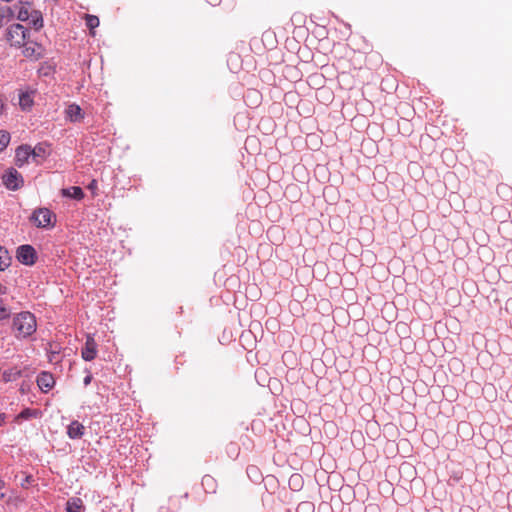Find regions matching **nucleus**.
<instances>
[{
	"label": "nucleus",
	"instance_id": "20e7f679",
	"mask_svg": "<svg viewBox=\"0 0 512 512\" xmlns=\"http://www.w3.org/2000/svg\"><path fill=\"white\" fill-rule=\"evenodd\" d=\"M16 257L20 263L32 266L37 260V253L33 246L25 244L17 248Z\"/></svg>",
	"mask_w": 512,
	"mask_h": 512
},
{
	"label": "nucleus",
	"instance_id": "6e6552de",
	"mask_svg": "<svg viewBox=\"0 0 512 512\" xmlns=\"http://www.w3.org/2000/svg\"><path fill=\"white\" fill-rule=\"evenodd\" d=\"M30 158H32L30 145H21L16 149V152H15V165L16 166L22 167L23 165H25L29 162Z\"/></svg>",
	"mask_w": 512,
	"mask_h": 512
},
{
	"label": "nucleus",
	"instance_id": "7c9ffc66",
	"mask_svg": "<svg viewBox=\"0 0 512 512\" xmlns=\"http://www.w3.org/2000/svg\"><path fill=\"white\" fill-rule=\"evenodd\" d=\"M204 480H212L211 476L204 477Z\"/></svg>",
	"mask_w": 512,
	"mask_h": 512
},
{
	"label": "nucleus",
	"instance_id": "4be33fe9",
	"mask_svg": "<svg viewBox=\"0 0 512 512\" xmlns=\"http://www.w3.org/2000/svg\"><path fill=\"white\" fill-rule=\"evenodd\" d=\"M10 310L4 303V301L0 298V320H5L10 317Z\"/></svg>",
	"mask_w": 512,
	"mask_h": 512
},
{
	"label": "nucleus",
	"instance_id": "dca6fc26",
	"mask_svg": "<svg viewBox=\"0 0 512 512\" xmlns=\"http://www.w3.org/2000/svg\"><path fill=\"white\" fill-rule=\"evenodd\" d=\"M28 22L33 25L36 29H39L43 26V18L41 12L32 8L30 19Z\"/></svg>",
	"mask_w": 512,
	"mask_h": 512
},
{
	"label": "nucleus",
	"instance_id": "412c9836",
	"mask_svg": "<svg viewBox=\"0 0 512 512\" xmlns=\"http://www.w3.org/2000/svg\"><path fill=\"white\" fill-rule=\"evenodd\" d=\"M10 142V134L6 131L0 130V152L5 150Z\"/></svg>",
	"mask_w": 512,
	"mask_h": 512
},
{
	"label": "nucleus",
	"instance_id": "b1692460",
	"mask_svg": "<svg viewBox=\"0 0 512 512\" xmlns=\"http://www.w3.org/2000/svg\"><path fill=\"white\" fill-rule=\"evenodd\" d=\"M9 12V8L6 6L0 5V27L3 25L5 18L7 17Z\"/></svg>",
	"mask_w": 512,
	"mask_h": 512
},
{
	"label": "nucleus",
	"instance_id": "4468645a",
	"mask_svg": "<svg viewBox=\"0 0 512 512\" xmlns=\"http://www.w3.org/2000/svg\"><path fill=\"white\" fill-rule=\"evenodd\" d=\"M33 96L30 92H22L19 95V105L22 110H29L33 106Z\"/></svg>",
	"mask_w": 512,
	"mask_h": 512
},
{
	"label": "nucleus",
	"instance_id": "cd10ccee",
	"mask_svg": "<svg viewBox=\"0 0 512 512\" xmlns=\"http://www.w3.org/2000/svg\"><path fill=\"white\" fill-rule=\"evenodd\" d=\"M5 423V414L0 413V426H2Z\"/></svg>",
	"mask_w": 512,
	"mask_h": 512
},
{
	"label": "nucleus",
	"instance_id": "7ed1b4c3",
	"mask_svg": "<svg viewBox=\"0 0 512 512\" xmlns=\"http://www.w3.org/2000/svg\"><path fill=\"white\" fill-rule=\"evenodd\" d=\"M30 221L37 227L42 229H52L57 222L54 212L48 208H37L30 216Z\"/></svg>",
	"mask_w": 512,
	"mask_h": 512
},
{
	"label": "nucleus",
	"instance_id": "f3484780",
	"mask_svg": "<svg viewBox=\"0 0 512 512\" xmlns=\"http://www.w3.org/2000/svg\"><path fill=\"white\" fill-rule=\"evenodd\" d=\"M32 6L30 4H23L20 6L17 18L20 21H28L30 19Z\"/></svg>",
	"mask_w": 512,
	"mask_h": 512
},
{
	"label": "nucleus",
	"instance_id": "f8f14e48",
	"mask_svg": "<svg viewBox=\"0 0 512 512\" xmlns=\"http://www.w3.org/2000/svg\"><path fill=\"white\" fill-rule=\"evenodd\" d=\"M84 510L83 501L78 497H72L66 503L67 512H83Z\"/></svg>",
	"mask_w": 512,
	"mask_h": 512
},
{
	"label": "nucleus",
	"instance_id": "c756f323",
	"mask_svg": "<svg viewBox=\"0 0 512 512\" xmlns=\"http://www.w3.org/2000/svg\"><path fill=\"white\" fill-rule=\"evenodd\" d=\"M4 485H5V482L2 479H0V490L4 487Z\"/></svg>",
	"mask_w": 512,
	"mask_h": 512
},
{
	"label": "nucleus",
	"instance_id": "a211bd4d",
	"mask_svg": "<svg viewBox=\"0 0 512 512\" xmlns=\"http://www.w3.org/2000/svg\"><path fill=\"white\" fill-rule=\"evenodd\" d=\"M85 20H86V26L90 29V34L92 36H94L95 35L94 29L97 28L100 23L99 18L97 16L87 14L85 16Z\"/></svg>",
	"mask_w": 512,
	"mask_h": 512
},
{
	"label": "nucleus",
	"instance_id": "c85d7f7f",
	"mask_svg": "<svg viewBox=\"0 0 512 512\" xmlns=\"http://www.w3.org/2000/svg\"><path fill=\"white\" fill-rule=\"evenodd\" d=\"M207 2L210 3L211 5L215 6L220 3V0H207Z\"/></svg>",
	"mask_w": 512,
	"mask_h": 512
},
{
	"label": "nucleus",
	"instance_id": "5701e85b",
	"mask_svg": "<svg viewBox=\"0 0 512 512\" xmlns=\"http://www.w3.org/2000/svg\"><path fill=\"white\" fill-rule=\"evenodd\" d=\"M23 502V499L18 496V495H10L7 499H6V503L7 504H13L15 506H17L18 504L22 503Z\"/></svg>",
	"mask_w": 512,
	"mask_h": 512
},
{
	"label": "nucleus",
	"instance_id": "aec40b11",
	"mask_svg": "<svg viewBox=\"0 0 512 512\" xmlns=\"http://www.w3.org/2000/svg\"><path fill=\"white\" fill-rule=\"evenodd\" d=\"M38 414L39 412L37 410L26 408L17 415L16 420H27L30 418H35L38 416Z\"/></svg>",
	"mask_w": 512,
	"mask_h": 512
},
{
	"label": "nucleus",
	"instance_id": "2f4dec72",
	"mask_svg": "<svg viewBox=\"0 0 512 512\" xmlns=\"http://www.w3.org/2000/svg\"><path fill=\"white\" fill-rule=\"evenodd\" d=\"M91 187H95V181L91 183Z\"/></svg>",
	"mask_w": 512,
	"mask_h": 512
},
{
	"label": "nucleus",
	"instance_id": "2eb2a0df",
	"mask_svg": "<svg viewBox=\"0 0 512 512\" xmlns=\"http://www.w3.org/2000/svg\"><path fill=\"white\" fill-rule=\"evenodd\" d=\"M31 154H32L33 161L38 164V163H40L38 158L43 160L47 155V150L44 145L38 144L34 148L31 147Z\"/></svg>",
	"mask_w": 512,
	"mask_h": 512
},
{
	"label": "nucleus",
	"instance_id": "0eeeda50",
	"mask_svg": "<svg viewBox=\"0 0 512 512\" xmlns=\"http://www.w3.org/2000/svg\"><path fill=\"white\" fill-rule=\"evenodd\" d=\"M97 355V344L94 338L90 335L87 336L84 347L81 351V356L85 361H92Z\"/></svg>",
	"mask_w": 512,
	"mask_h": 512
},
{
	"label": "nucleus",
	"instance_id": "6ab92c4d",
	"mask_svg": "<svg viewBox=\"0 0 512 512\" xmlns=\"http://www.w3.org/2000/svg\"><path fill=\"white\" fill-rule=\"evenodd\" d=\"M10 256L8 251L0 246V271L5 270L10 265Z\"/></svg>",
	"mask_w": 512,
	"mask_h": 512
},
{
	"label": "nucleus",
	"instance_id": "f03ea898",
	"mask_svg": "<svg viewBox=\"0 0 512 512\" xmlns=\"http://www.w3.org/2000/svg\"><path fill=\"white\" fill-rule=\"evenodd\" d=\"M30 38V31L21 24L10 25L5 33V39L11 47L21 48Z\"/></svg>",
	"mask_w": 512,
	"mask_h": 512
},
{
	"label": "nucleus",
	"instance_id": "a878e982",
	"mask_svg": "<svg viewBox=\"0 0 512 512\" xmlns=\"http://www.w3.org/2000/svg\"><path fill=\"white\" fill-rule=\"evenodd\" d=\"M91 381H92V375L90 373H88L85 376V378L83 380V383H84L85 386H88L91 383Z\"/></svg>",
	"mask_w": 512,
	"mask_h": 512
},
{
	"label": "nucleus",
	"instance_id": "f257e3e1",
	"mask_svg": "<svg viewBox=\"0 0 512 512\" xmlns=\"http://www.w3.org/2000/svg\"><path fill=\"white\" fill-rule=\"evenodd\" d=\"M36 319L30 312H21L13 319V329L17 337H27L36 331Z\"/></svg>",
	"mask_w": 512,
	"mask_h": 512
},
{
	"label": "nucleus",
	"instance_id": "9b49d317",
	"mask_svg": "<svg viewBox=\"0 0 512 512\" xmlns=\"http://www.w3.org/2000/svg\"><path fill=\"white\" fill-rule=\"evenodd\" d=\"M84 429V426L80 422L73 421L68 426L67 434L71 439H78L83 436Z\"/></svg>",
	"mask_w": 512,
	"mask_h": 512
},
{
	"label": "nucleus",
	"instance_id": "423d86ee",
	"mask_svg": "<svg viewBox=\"0 0 512 512\" xmlns=\"http://www.w3.org/2000/svg\"><path fill=\"white\" fill-rule=\"evenodd\" d=\"M21 48L23 56H25L28 59L36 61L43 56V47L37 42L30 40V38L25 42V44Z\"/></svg>",
	"mask_w": 512,
	"mask_h": 512
},
{
	"label": "nucleus",
	"instance_id": "bb28decb",
	"mask_svg": "<svg viewBox=\"0 0 512 512\" xmlns=\"http://www.w3.org/2000/svg\"><path fill=\"white\" fill-rule=\"evenodd\" d=\"M300 480H301L300 475H298V474H294V475H292V476L290 477L289 482H290V484H291V483H293V482H299Z\"/></svg>",
	"mask_w": 512,
	"mask_h": 512
},
{
	"label": "nucleus",
	"instance_id": "393cba45",
	"mask_svg": "<svg viewBox=\"0 0 512 512\" xmlns=\"http://www.w3.org/2000/svg\"><path fill=\"white\" fill-rule=\"evenodd\" d=\"M32 481V476L31 475H27L24 479V481L21 483V486L26 488L27 485Z\"/></svg>",
	"mask_w": 512,
	"mask_h": 512
},
{
	"label": "nucleus",
	"instance_id": "ddd939ff",
	"mask_svg": "<svg viewBox=\"0 0 512 512\" xmlns=\"http://www.w3.org/2000/svg\"><path fill=\"white\" fill-rule=\"evenodd\" d=\"M61 192L63 196L73 198L76 200H82L85 196L83 190L78 186H72L69 188L62 189Z\"/></svg>",
	"mask_w": 512,
	"mask_h": 512
},
{
	"label": "nucleus",
	"instance_id": "9d476101",
	"mask_svg": "<svg viewBox=\"0 0 512 512\" xmlns=\"http://www.w3.org/2000/svg\"><path fill=\"white\" fill-rule=\"evenodd\" d=\"M65 116L71 122H81L84 119V113L77 104H70L65 110Z\"/></svg>",
	"mask_w": 512,
	"mask_h": 512
},
{
	"label": "nucleus",
	"instance_id": "473e14b6",
	"mask_svg": "<svg viewBox=\"0 0 512 512\" xmlns=\"http://www.w3.org/2000/svg\"><path fill=\"white\" fill-rule=\"evenodd\" d=\"M0 496H1L2 499L5 498V494L4 493H2Z\"/></svg>",
	"mask_w": 512,
	"mask_h": 512
},
{
	"label": "nucleus",
	"instance_id": "72a5a7b5",
	"mask_svg": "<svg viewBox=\"0 0 512 512\" xmlns=\"http://www.w3.org/2000/svg\"><path fill=\"white\" fill-rule=\"evenodd\" d=\"M2 284L0 283V293H2Z\"/></svg>",
	"mask_w": 512,
	"mask_h": 512
},
{
	"label": "nucleus",
	"instance_id": "39448f33",
	"mask_svg": "<svg viewBox=\"0 0 512 512\" xmlns=\"http://www.w3.org/2000/svg\"><path fill=\"white\" fill-rule=\"evenodd\" d=\"M3 184L9 190H18L23 186V178L21 174L14 168H10L2 177Z\"/></svg>",
	"mask_w": 512,
	"mask_h": 512
},
{
	"label": "nucleus",
	"instance_id": "1a4fd4ad",
	"mask_svg": "<svg viewBox=\"0 0 512 512\" xmlns=\"http://www.w3.org/2000/svg\"><path fill=\"white\" fill-rule=\"evenodd\" d=\"M37 385L42 392L47 393L55 385L53 375L48 372H41L37 377Z\"/></svg>",
	"mask_w": 512,
	"mask_h": 512
}]
</instances>
